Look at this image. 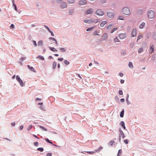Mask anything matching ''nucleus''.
Masks as SVG:
<instances>
[{
    "mask_svg": "<svg viewBox=\"0 0 156 156\" xmlns=\"http://www.w3.org/2000/svg\"><path fill=\"white\" fill-rule=\"evenodd\" d=\"M122 12L123 14L126 15H129L131 13L129 9L127 7L123 8L122 10Z\"/></svg>",
    "mask_w": 156,
    "mask_h": 156,
    "instance_id": "1",
    "label": "nucleus"
},
{
    "mask_svg": "<svg viewBox=\"0 0 156 156\" xmlns=\"http://www.w3.org/2000/svg\"><path fill=\"white\" fill-rule=\"evenodd\" d=\"M155 13L153 11L151 10L148 13V16L149 18H153L154 16Z\"/></svg>",
    "mask_w": 156,
    "mask_h": 156,
    "instance_id": "2",
    "label": "nucleus"
},
{
    "mask_svg": "<svg viewBox=\"0 0 156 156\" xmlns=\"http://www.w3.org/2000/svg\"><path fill=\"white\" fill-rule=\"evenodd\" d=\"M103 148V147H101L98 149L95 150L93 151H86V152L87 153L92 154H93L96 152H99L101 150H102Z\"/></svg>",
    "mask_w": 156,
    "mask_h": 156,
    "instance_id": "3",
    "label": "nucleus"
},
{
    "mask_svg": "<svg viewBox=\"0 0 156 156\" xmlns=\"http://www.w3.org/2000/svg\"><path fill=\"white\" fill-rule=\"evenodd\" d=\"M16 79L19 82L21 87H23L24 86V83L23 82L18 76H16Z\"/></svg>",
    "mask_w": 156,
    "mask_h": 156,
    "instance_id": "4",
    "label": "nucleus"
},
{
    "mask_svg": "<svg viewBox=\"0 0 156 156\" xmlns=\"http://www.w3.org/2000/svg\"><path fill=\"white\" fill-rule=\"evenodd\" d=\"M95 13L99 16H102L104 14L103 11L100 9H98L95 12Z\"/></svg>",
    "mask_w": 156,
    "mask_h": 156,
    "instance_id": "5",
    "label": "nucleus"
},
{
    "mask_svg": "<svg viewBox=\"0 0 156 156\" xmlns=\"http://www.w3.org/2000/svg\"><path fill=\"white\" fill-rule=\"evenodd\" d=\"M120 134L119 136V140L120 141H121V138L122 137V138H124L125 137V135L122 131L121 129H119Z\"/></svg>",
    "mask_w": 156,
    "mask_h": 156,
    "instance_id": "6",
    "label": "nucleus"
},
{
    "mask_svg": "<svg viewBox=\"0 0 156 156\" xmlns=\"http://www.w3.org/2000/svg\"><path fill=\"white\" fill-rule=\"evenodd\" d=\"M108 35L106 33H104L102 36L101 40V41H105L108 38Z\"/></svg>",
    "mask_w": 156,
    "mask_h": 156,
    "instance_id": "7",
    "label": "nucleus"
},
{
    "mask_svg": "<svg viewBox=\"0 0 156 156\" xmlns=\"http://www.w3.org/2000/svg\"><path fill=\"white\" fill-rule=\"evenodd\" d=\"M93 12V9H90L86 11L85 12V14L86 15H87L89 14H91Z\"/></svg>",
    "mask_w": 156,
    "mask_h": 156,
    "instance_id": "8",
    "label": "nucleus"
},
{
    "mask_svg": "<svg viewBox=\"0 0 156 156\" xmlns=\"http://www.w3.org/2000/svg\"><path fill=\"white\" fill-rule=\"evenodd\" d=\"M126 36V34L125 33H121L119 35V37L120 39H122L125 38Z\"/></svg>",
    "mask_w": 156,
    "mask_h": 156,
    "instance_id": "9",
    "label": "nucleus"
},
{
    "mask_svg": "<svg viewBox=\"0 0 156 156\" xmlns=\"http://www.w3.org/2000/svg\"><path fill=\"white\" fill-rule=\"evenodd\" d=\"M87 2L85 0H80L79 2V4L80 5H83L86 4Z\"/></svg>",
    "mask_w": 156,
    "mask_h": 156,
    "instance_id": "10",
    "label": "nucleus"
},
{
    "mask_svg": "<svg viewBox=\"0 0 156 156\" xmlns=\"http://www.w3.org/2000/svg\"><path fill=\"white\" fill-rule=\"evenodd\" d=\"M136 29H133L132 32L131 36L132 37H134L136 36Z\"/></svg>",
    "mask_w": 156,
    "mask_h": 156,
    "instance_id": "11",
    "label": "nucleus"
},
{
    "mask_svg": "<svg viewBox=\"0 0 156 156\" xmlns=\"http://www.w3.org/2000/svg\"><path fill=\"white\" fill-rule=\"evenodd\" d=\"M107 16L109 18H112L114 17V14L112 12H108L107 13Z\"/></svg>",
    "mask_w": 156,
    "mask_h": 156,
    "instance_id": "12",
    "label": "nucleus"
},
{
    "mask_svg": "<svg viewBox=\"0 0 156 156\" xmlns=\"http://www.w3.org/2000/svg\"><path fill=\"white\" fill-rule=\"evenodd\" d=\"M67 5L66 3L65 2H62L61 4L60 7L62 9H64L66 7Z\"/></svg>",
    "mask_w": 156,
    "mask_h": 156,
    "instance_id": "13",
    "label": "nucleus"
},
{
    "mask_svg": "<svg viewBox=\"0 0 156 156\" xmlns=\"http://www.w3.org/2000/svg\"><path fill=\"white\" fill-rule=\"evenodd\" d=\"M154 48L153 45H151L150 47L149 50V53L151 54L154 51Z\"/></svg>",
    "mask_w": 156,
    "mask_h": 156,
    "instance_id": "14",
    "label": "nucleus"
},
{
    "mask_svg": "<svg viewBox=\"0 0 156 156\" xmlns=\"http://www.w3.org/2000/svg\"><path fill=\"white\" fill-rule=\"evenodd\" d=\"M28 67V68L32 71L34 72H36V71H35V69L32 67H31L29 65H28L27 66Z\"/></svg>",
    "mask_w": 156,
    "mask_h": 156,
    "instance_id": "15",
    "label": "nucleus"
},
{
    "mask_svg": "<svg viewBox=\"0 0 156 156\" xmlns=\"http://www.w3.org/2000/svg\"><path fill=\"white\" fill-rule=\"evenodd\" d=\"M107 22L106 21H103L100 23V26L103 27L105 24L107 23Z\"/></svg>",
    "mask_w": 156,
    "mask_h": 156,
    "instance_id": "16",
    "label": "nucleus"
},
{
    "mask_svg": "<svg viewBox=\"0 0 156 156\" xmlns=\"http://www.w3.org/2000/svg\"><path fill=\"white\" fill-rule=\"evenodd\" d=\"M120 125L124 129H126L125 123L123 121H121L120 123Z\"/></svg>",
    "mask_w": 156,
    "mask_h": 156,
    "instance_id": "17",
    "label": "nucleus"
},
{
    "mask_svg": "<svg viewBox=\"0 0 156 156\" xmlns=\"http://www.w3.org/2000/svg\"><path fill=\"white\" fill-rule=\"evenodd\" d=\"M84 23H92L91 20H86L84 21Z\"/></svg>",
    "mask_w": 156,
    "mask_h": 156,
    "instance_id": "18",
    "label": "nucleus"
},
{
    "mask_svg": "<svg viewBox=\"0 0 156 156\" xmlns=\"http://www.w3.org/2000/svg\"><path fill=\"white\" fill-rule=\"evenodd\" d=\"M145 23L143 22L139 26V28L140 29L143 28L145 27Z\"/></svg>",
    "mask_w": 156,
    "mask_h": 156,
    "instance_id": "19",
    "label": "nucleus"
},
{
    "mask_svg": "<svg viewBox=\"0 0 156 156\" xmlns=\"http://www.w3.org/2000/svg\"><path fill=\"white\" fill-rule=\"evenodd\" d=\"M92 23H96L98 22L99 21V19H93L91 20Z\"/></svg>",
    "mask_w": 156,
    "mask_h": 156,
    "instance_id": "20",
    "label": "nucleus"
},
{
    "mask_svg": "<svg viewBox=\"0 0 156 156\" xmlns=\"http://www.w3.org/2000/svg\"><path fill=\"white\" fill-rule=\"evenodd\" d=\"M49 39L52 41H55V42L56 44V45H58V43H57V41L56 40L55 38H53V37H50V38H49Z\"/></svg>",
    "mask_w": 156,
    "mask_h": 156,
    "instance_id": "21",
    "label": "nucleus"
},
{
    "mask_svg": "<svg viewBox=\"0 0 156 156\" xmlns=\"http://www.w3.org/2000/svg\"><path fill=\"white\" fill-rule=\"evenodd\" d=\"M144 49L143 48H140L138 50V52L139 53H140L143 51Z\"/></svg>",
    "mask_w": 156,
    "mask_h": 156,
    "instance_id": "22",
    "label": "nucleus"
},
{
    "mask_svg": "<svg viewBox=\"0 0 156 156\" xmlns=\"http://www.w3.org/2000/svg\"><path fill=\"white\" fill-rule=\"evenodd\" d=\"M50 49L52 51H57V50L54 48L49 47Z\"/></svg>",
    "mask_w": 156,
    "mask_h": 156,
    "instance_id": "23",
    "label": "nucleus"
},
{
    "mask_svg": "<svg viewBox=\"0 0 156 156\" xmlns=\"http://www.w3.org/2000/svg\"><path fill=\"white\" fill-rule=\"evenodd\" d=\"M98 33H99V32L97 31H95L93 33V35L94 36H96V35L101 36V35H99V34Z\"/></svg>",
    "mask_w": 156,
    "mask_h": 156,
    "instance_id": "24",
    "label": "nucleus"
},
{
    "mask_svg": "<svg viewBox=\"0 0 156 156\" xmlns=\"http://www.w3.org/2000/svg\"><path fill=\"white\" fill-rule=\"evenodd\" d=\"M124 110H123L121 112L120 114V116L121 117H123L124 114Z\"/></svg>",
    "mask_w": 156,
    "mask_h": 156,
    "instance_id": "25",
    "label": "nucleus"
},
{
    "mask_svg": "<svg viewBox=\"0 0 156 156\" xmlns=\"http://www.w3.org/2000/svg\"><path fill=\"white\" fill-rule=\"evenodd\" d=\"M113 27V25L112 24L109 25L106 27V29L107 30H109L112 28Z\"/></svg>",
    "mask_w": 156,
    "mask_h": 156,
    "instance_id": "26",
    "label": "nucleus"
},
{
    "mask_svg": "<svg viewBox=\"0 0 156 156\" xmlns=\"http://www.w3.org/2000/svg\"><path fill=\"white\" fill-rule=\"evenodd\" d=\"M128 66L130 68H133V64L131 62H129Z\"/></svg>",
    "mask_w": 156,
    "mask_h": 156,
    "instance_id": "27",
    "label": "nucleus"
},
{
    "mask_svg": "<svg viewBox=\"0 0 156 156\" xmlns=\"http://www.w3.org/2000/svg\"><path fill=\"white\" fill-rule=\"evenodd\" d=\"M37 58H39L40 59H41L42 60H44V58L42 56L39 55L37 57Z\"/></svg>",
    "mask_w": 156,
    "mask_h": 156,
    "instance_id": "28",
    "label": "nucleus"
},
{
    "mask_svg": "<svg viewBox=\"0 0 156 156\" xmlns=\"http://www.w3.org/2000/svg\"><path fill=\"white\" fill-rule=\"evenodd\" d=\"M56 63L55 62H54L53 63L52 66L53 68L54 69H55L56 67Z\"/></svg>",
    "mask_w": 156,
    "mask_h": 156,
    "instance_id": "29",
    "label": "nucleus"
},
{
    "mask_svg": "<svg viewBox=\"0 0 156 156\" xmlns=\"http://www.w3.org/2000/svg\"><path fill=\"white\" fill-rule=\"evenodd\" d=\"M122 151L121 149H120L119 150L118 154H117L118 156H120L122 154Z\"/></svg>",
    "mask_w": 156,
    "mask_h": 156,
    "instance_id": "30",
    "label": "nucleus"
},
{
    "mask_svg": "<svg viewBox=\"0 0 156 156\" xmlns=\"http://www.w3.org/2000/svg\"><path fill=\"white\" fill-rule=\"evenodd\" d=\"M43 42L42 41H38V45H42Z\"/></svg>",
    "mask_w": 156,
    "mask_h": 156,
    "instance_id": "31",
    "label": "nucleus"
},
{
    "mask_svg": "<svg viewBox=\"0 0 156 156\" xmlns=\"http://www.w3.org/2000/svg\"><path fill=\"white\" fill-rule=\"evenodd\" d=\"M118 19L119 20H124L123 17L122 16H119L118 17Z\"/></svg>",
    "mask_w": 156,
    "mask_h": 156,
    "instance_id": "32",
    "label": "nucleus"
},
{
    "mask_svg": "<svg viewBox=\"0 0 156 156\" xmlns=\"http://www.w3.org/2000/svg\"><path fill=\"white\" fill-rule=\"evenodd\" d=\"M60 50L62 52H64L66 51V49L64 48H60Z\"/></svg>",
    "mask_w": 156,
    "mask_h": 156,
    "instance_id": "33",
    "label": "nucleus"
},
{
    "mask_svg": "<svg viewBox=\"0 0 156 156\" xmlns=\"http://www.w3.org/2000/svg\"><path fill=\"white\" fill-rule=\"evenodd\" d=\"M143 37V35L142 34H140L137 38V41L141 38Z\"/></svg>",
    "mask_w": 156,
    "mask_h": 156,
    "instance_id": "34",
    "label": "nucleus"
},
{
    "mask_svg": "<svg viewBox=\"0 0 156 156\" xmlns=\"http://www.w3.org/2000/svg\"><path fill=\"white\" fill-rule=\"evenodd\" d=\"M67 1L69 3H73L74 2V0H67Z\"/></svg>",
    "mask_w": 156,
    "mask_h": 156,
    "instance_id": "35",
    "label": "nucleus"
},
{
    "mask_svg": "<svg viewBox=\"0 0 156 156\" xmlns=\"http://www.w3.org/2000/svg\"><path fill=\"white\" fill-rule=\"evenodd\" d=\"M37 150L41 152H42L44 150V149L42 147L38 148Z\"/></svg>",
    "mask_w": 156,
    "mask_h": 156,
    "instance_id": "36",
    "label": "nucleus"
},
{
    "mask_svg": "<svg viewBox=\"0 0 156 156\" xmlns=\"http://www.w3.org/2000/svg\"><path fill=\"white\" fill-rule=\"evenodd\" d=\"M114 142H115L114 141L112 140L109 142V144L110 146H112Z\"/></svg>",
    "mask_w": 156,
    "mask_h": 156,
    "instance_id": "37",
    "label": "nucleus"
},
{
    "mask_svg": "<svg viewBox=\"0 0 156 156\" xmlns=\"http://www.w3.org/2000/svg\"><path fill=\"white\" fill-rule=\"evenodd\" d=\"M64 63L66 65H68L69 64V62L66 60L64 61Z\"/></svg>",
    "mask_w": 156,
    "mask_h": 156,
    "instance_id": "38",
    "label": "nucleus"
},
{
    "mask_svg": "<svg viewBox=\"0 0 156 156\" xmlns=\"http://www.w3.org/2000/svg\"><path fill=\"white\" fill-rule=\"evenodd\" d=\"M93 28H94V27L88 28L87 29L86 31H91L93 30Z\"/></svg>",
    "mask_w": 156,
    "mask_h": 156,
    "instance_id": "39",
    "label": "nucleus"
},
{
    "mask_svg": "<svg viewBox=\"0 0 156 156\" xmlns=\"http://www.w3.org/2000/svg\"><path fill=\"white\" fill-rule=\"evenodd\" d=\"M40 127L42 129H43L45 131H47V129L45 128H44V127L43 126H40Z\"/></svg>",
    "mask_w": 156,
    "mask_h": 156,
    "instance_id": "40",
    "label": "nucleus"
},
{
    "mask_svg": "<svg viewBox=\"0 0 156 156\" xmlns=\"http://www.w3.org/2000/svg\"><path fill=\"white\" fill-rule=\"evenodd\" d=\"M114 41L115 42H119V40L117 38V37H116L114 39Z\"/></svg>",
    "mask_w": 156,
    "mask_h": 156,
    "instance_id": "41",
    "label": "nucleus"
},
{
    "mask_svg": "<svg viewBox=\"0 0 156 156\" xmlns=\"http://www.w3.org/2000/svg\"><path fill=\"white\" fill-rule=\"evenodd\" d=\"M32 127V125H30L29 126V127L27 128V130H30Z\"/></svg>",
    "mask_w": 156,
    "mask_h": 156,
    "instance_id": "42",
    "label": "nucleus"
},
{
    "mask_svg": "<svg viewBox=\"0 0 156 156\" xmlns=\"http://www.w3.org/2000/svg\"><path fill=\"white\" fill-rule=\"evenodd\" d=\"M33 42L34 44V45L35 46H37V44L35 41H33Z\"/></svg>",
    "mask_w": 156,
    "mask_h": 156,
    "instance_id": "43",
    "label": "nucleus"
},
{
    "mask_svg": "<svg viewBox=\"0 0 156 156\" xmlns=\"http://www.w3.org/2000/svg\"><path fill=\"white\" fill-rule=\"evenodd\" d=\"M119 95H122L123 94L122 91V90H119Z\"/></svg>",
    "mask_w": 156,
    "mask_h": 156,
    "instance_id": "44",
    "label": "nucleus"
},
{
    "mask_svg": "<svg viewBox=\"0 0 156 156\" xmlns=\"http://www.w3.org/2000/svg\"><path fill=\"white\" fill-rule=\"evenodd\" d=\"M73 12V10H70L69 12V13L70 15H71L72 14V13Z\"/></svg>",
    "mask_w": 156,
    "mask_h": 156,
    "instance_id": "45",
    "label": "nucleus"
},
{
    "mask_svg": "<svg viewBox=\"0 0 156 156\" xmlns=\"http://www.w3.org/2000/svg\"><path fill=\"white\" fill-rule=\"evenodd\" d=\"M34 145L36 146H37L38 145V143L37 142H34Z\"/></svg>",
    "mask_w": 156,
    "mask_h": 156,
    "instance_id": "46",
    "label": "nucleus"
},
{
    "mask_svg": "<svg viewBox=\"0 0 156 156\" xmlns=\"http://www.w3.org/2000/svg\"><path fill=\"white\" fill-rule=\"evenodd\" d=\"M14 27H15L14 25L13 24H12L11 25L10 27V28H13Z\"/></svg>",
    "mask_w": 156,
    "mask_h": 156,
    "instance_id": "47",
    "label": "nucleus"
},
{
    "mask_svg": "<svg viewBox=\"0 0 156 156\" xmlns=\"http://www.w3.org/2000/svg\"><path fill=\"white\" fill-rule=\"evenodd\" d=\"M124 142L126 144H127L128 143V141L127 140H124Z\"/></svg>",
    "mask_w": 156,
    "mask_h": 156,
    "instance_id": "48",
    "label": "nucleus"
},
{
    "mask_svg": "<svg viewBox=\"0 0 156 156\" xmlns=\"http://www.w3.org/2000/svg\"><path fill=\"white\" fill-rule=\"evenodd\" d=\"M45 140L48 143H49L50 141L48 138H45Z\"/></svg>",
    "mask_w": 156,
    "mask_h": 156,
    "instance_id": "49",
    "label": "nucleus"
},
{
    "mask_svg": "<svg viewBox=\"0 0 156 156\" xmlns=\"http://www.w3.org/2000/svg\"><path fill=\"white\" fill-rule=\"evenodd\" d=\"M51 155H52V154H51V153H49L47 154V156H51Z\"/></svg>",
    "mask_w": 156,
    "mask_h": 156,
    "instance_id": "50",
    "label": "nucleus"
},
{
    "mask_svg": "<svg viewBox=\"0 0 156 156\" xmlns=\"http://www.w3.org/2000/svg\"><path fill=\"white\" fill-rule=\"evenodd\" d=\"M11 125H12V126H14L15 125V122H12L11 123Z\"/></svg>",
    "mask_w": 156,
    "mask_h": 156,
    "instance_id": "51",
    "label": "nucleus"
},
{
    "mask_svg": "<svg viewBox=\"0 0 156 156\" xmlns=\"http://www.w3.org/2000/svg\"><path fill=\"white\" fill-rule=\"evenodd\" d=\"M26 58L25 57H22L21 58H20L21 60H22V61H23L25 59H26Z\"/></svg>",
    "mask_w": 156,
    "mask_h": 156,
    "instance_id": "52",
    "label": "nucleus"
},
{
    "mask_svg": "<svg viewBox=\"0 0 156 156\" xmlns=\"http://www.w3.org/2000/svg\"><path fill=\"white\" fill-rule=\"evenodd\" d=\"M58 60H59L60 61H62V60H63V58H58Z\"/></svg>",
    "mask_w": 156,
    "mask_h": 156,
    "instance_id": "53",
    "label": "nucleus"
},
{
    "mask_svg": "<svg viewBox=\"0 0 156 156\" xmlns=\"http://www.w3.org/2000/svg\"><path fill=\"white\" fill-rule=\"evenodd\" d=\"M49 32L51 33V34L52 36H54V34H53V33L52 32H51V31H50Z\"/></svg>",
    "mask_w": 156,
    "mask_h": 156,
    "instance_id": "54",
    "label": "nucleus"
},
{
    "mask_svg": "<svg viewBox=\"0 0 156 156\" xmlns=\"http://www.w3.org/2000/svg\"><path fill=\"white\" fill-rule=\"evenodd\" d=\"M45 27L48 30L49 32V31H51L50 30V29H49V28L47 26H45Z\"/></svg>",
    "mask_w": 156,
    "mask_h": 156,
    "instance_id": "55",
    "label": "nucleus"
},
{
    "mask_svg": "<svg viewBox=\"0 0 156 156\" xmlns=\"http://www.w3.org/2000/svg\"><path fill=\"white\" fill-rule=\"evenodd\" d=\"M62 0H56V1L57 3H60Z\"/></svg>",
    "mask_w": 156,
    "mask_h": 156,
    "instance_id": "56",
    "label": "nucleus"
},
{
    "mask_svg": "<svg viewBox=\"0 0 156 156\" xmlns=\"http://www.w3.org/2000/svg\"><path fill=\"white\" fill-rule=\"evenodd\" d=\"M13 5L15 7V9L16 10H17V8H16V5L14 4V3H13Z\"/></svg>",
    "mask_w": 156,
    "mask_h": 156,
    "instance_id": "57",
    "label": "nucleus"
},
{
    "mask_svg": "<svg viewBox=\"0 0 156 156\" xmlns=\"http://www.w3.org/2000/svg\"><path fill=\"white\" fill-rule=\"evenodd\" d=\"M124 82V80H121L120 81V82L121 83H123Z\"/></svg>",
    "mask_w": 156,
    "mask_h": 156,
    "instance_id": "58",
    "label": "nucleus"
},
{
    "mask_svg": "<svg viewBox=\"0 0 156 156\" xmlns=\"http://www.w3.org/2000/svg\"><path fill=\"white\" fill-rule=\"evenodd\" d=\"M23 126H20V130H22L23 129Z\"/></svg>",
    "mask_w": 156,
    "mask_h": 156,
    "instance_id": "59",
    "label": "nucleus"
},
{
    "mask_svg": "<svg viewBox=\"0 0 156 156\" xmlns=\"http://www.w3.org/2000/svg\"><path fill=\"white\" fill-rule=\"evenodd\" d=\"M117 29V28L116 27L114 28L112 30L114 31L115 30H116Z\"/></svg>",
    "mask_w": 156,
    "mask_h": 156,
    "instance_id": "60",
    "label": "nucleus"
},
{
    "mask_svg": "<svg viewBox=\"0 0 156 156\" xmlns=\"http://www.w3.org/2000/svg\"><path fill=\"white\" fill-rule=\"evenodd\" d=\"M119 75L121 76V77H122L123 76V74L122 73H119Z\"/></svg>",
    "mask_w": 156,
    "mask_h": 156,
    "instance_id": "61",
    "label": "nucleus"
},
{
    "mask_svg": "<svg viewBox=\"0 0 156 156\" xmlns=\"http://www.w3.org/2000/svg\"><path fill=\"white\" fill-rule=\"evenodd\" d=\"M121 102H123L124 101V98H122L120 100Z\"/></svg>",
    "mask_w": 156,
    "mask_h": 156,
    "instance_id": "62",
    "label": "nucleus"
},
{
    "mask_svg": "<svg viewBox=\"0 0 156 156\" xmlns=\"http://www.w3.org/2000/svg\"><path fill=\"white\" fill-rule=\"evenodd\" d=\"M33 136H34V137H35L36 138H37V139H39V138H38V137H37V136L35 135L34 134H33Z\"/></svg>",
    "mask_w": 156,
    "mask_h": 156,
    "instance_id": "63",
    "label": "nucleus"
},
{
    "mask_svg": "<svg viewBox=\"0 0 156 156\" xmlns=\"http://www.w3.org/2000/svg\"><path fill=\"white\" fill-rule=\"evenodd\" d=\"M43 104L42 102H40L38 103V105H42Z\"/></svg>",
    "mask_w": 156,
    "mask_h": 156,
    "instance_id": "64",
    "label": "nucleus"
}]
</instances>
